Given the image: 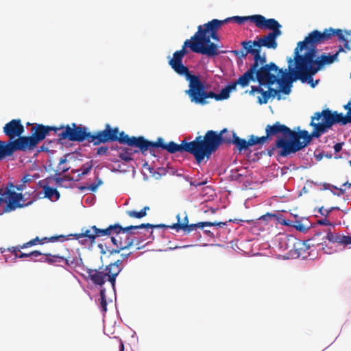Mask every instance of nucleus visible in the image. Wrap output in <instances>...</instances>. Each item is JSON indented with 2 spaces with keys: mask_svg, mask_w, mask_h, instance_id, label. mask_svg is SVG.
<instances>
[{
  "mask_svg": "<svg viewBox=\"0 0 351 351\" xmlns=\"http://www.w3.org/2000/svg\"><path fill=\"white\" fill-rule=\"evenodd\" d=\"M261 85L259 86H252L251 87V90L250 91V95H254V93H261L263 89L261 87Z\"/></svg>",
  "mask_w": 351,
  "mask_h": 351,
  "instance_id": "48",
  "label": "nucleus"
},
{
  "mask_svg": "<svg viewBox=\"0 0 351 351\" xmlns=\"http://www.w3.org/2000/svg\"><path fill=\"white\" fill-rule=\"evenodd\" d=\"M97 188L98 184H97L96 183H93L88 186L87 187H82L81 189L83 190L84 189H86L91 192H95L97 189Z\"/></svg>",
  "mask_w": 351,
  "mask_h": 351,
  "instance_id": "50",
  "label": "nucleus"
},
{
  "mask_svg": "<svg viewBox=\"0 0 351 351\" xmlns=\"http://www.w3.org/2000/svg\"><path fill=\"white\" fill-rule=\"evenodd\" d=\"M60 173H56L54 180H56V182L57 184H61L64 180V179L60 178Z\"/></svg>",
  "mask_w": 351,
  "mask_h": 351,
  "instance_id": "56",
  "label": "nucleus"
},
{
  "mask_svg": "<svg viewBox=\"0 0 351 351\" xmlns=\"http://www.w3.org/2000/svg\"><path fill=\"white\" fill-rule=\"evenodd\" d=\"M185 93L189 95L191 102L201 105L206 104V99L208 98L219 101L226 99L230 97V92L226 87L223 88L219 94L213 91H206L205 85L199 77L189 86V88L185 90Z\"/></svg>",
  "mask_w": 351,
  "mask_h": 351,
  "instance_id": "9",
  "label": "nucleus"
},
{
  "mask_svg": "<svg viewBox=\"0 0 351 351\" xmlns=\"http://www.w3.org/2000/svg\"><path fill=\"white\" fill-rule=\"evenodd\" d=\"M321 234V232H317L311 239L306 241H302V243H304L305 248H302L298 251V252H300V257H302V258H305L306 257V251L308 250L310 245L311 244L312 245H315L314 241L316 240L317 237H320Z\"/></svg>",
  "mask_w": 351,
  "mask_h": 351,
  "instance_id": "32",
  "label": "nucleus"
},
{
  "mask_svg": "<svg viewBox=\"0 0 351 351\" xmlns=\"http://www.w3.org/2000/svg\"><path fill=\"white\" fill-rule=\"evenodd\" d=\"M342 145H343L342 143H338L334 145V150H335V153L339 152L341 150Z\"/></svg>",
  "mask_w": 351,
  "mask_h": 351,
  "instance_id": "54",
  "label": "nucleus"
},
{
  "mask_svg": "<svg viewBox=\"0 0 351 351\" xmlns=\"http://www.w3.org/2000/svg\"><path fill=\"white\" fill-rule=\"evenodd\" d=\"M64 263L73 269L84 267L83 260L81 257H64Z\"/></svg>",
  "mask_w": 351,
  "mask_h": 351,
  "instance_id": "29",
  "label": "nucleus"
},
{
  "mask_svg": "<svg viewBox=\"0 0 351 351\" xmlns=\"http://www.w3.org/2000/svg\"><path fill=\"white\" fill-rule=\"evenodd\" d=\"M88 274V278L94 283L95 285L102 287L106 282V280L109 281L110 273L109 270H100V269H86Z\"/></svg>",
  "mask_w": 351,
  "mask_h": 351,
  "instance_id": "23",
  "label": "nucleus"
},
{
  "mask_svg": "<svg viewBox=\"0 0 351 351\" xmlns=\"http://www.w3.org/2000/svg\"><path fill=\"white\" fill-rule=\"evenodd\" d=\"M93 168V161H89L85 164H84L81 167L82 173L78 174L79 178H81L82 176L88 174Z\"/></svg>",
  "mask_w": 351,
  "mask_h": 351,
  "instance_id": "39",
  "label": "nucleus"
},
{
  "mask_svg": "<svg viewBox=\"0 0 351 351\" xmlns=\"http://www.w3.org/2000/svg\"><path fill=\"white\" fill-rule=\"evenodd\" d=\"M43 254L38 251V250H35V251H33L30 253H20L19 255V258H25V257H30V256H34V257H38L40 255H42Z\"/></svg>",
  "mask_w": 351,
  "mask_h": 351,
  "instance_id": "42",
  "label": "nucleus"
},
{
  "mask_svg": "<svg viewBox=\"0 0 351 351\" xmlns=\"http://www.w3.org/2000/svg\"><path fill=\"white\" fill-rule=\"evenodd\" d=\"M268 90L269 91L271 97H275L276 96H277L278 97V98H277L278 100H280L281 99V97L279 95L280 90L275 89L274 88H271V86H269Z\"/></svg>",
  "mask_w": 351,
  "mask_h": 351,
  "instance_id": "44",
  "label": "nucleus"
},
{
  "mask_svg": "<svg viewBox=\"0 0 351 351\" xmlns=\"http://www.w3.org/2000/svg\"><path fill=\"white\" fill-rule=\"evenodd\" d=\"M120 152L119 154V158L125 162L132 160V154L138 153V150L132 151L130 148H119Z\"/></svg>",
  "mask_w": 351,
  "mask_h": 351,
  "instance_id": "34",
  "label": "nucleus"
},
{
  "mask_svg": "<svg viewBox=\"0 0 351 351\" xmlns=\"http://www.w3.org/2000/svg\"><path fill=\"white\" fill-rule=\"evenodd\" d=\"M256 18V14L252 16H232L230 18H227L226 19H228V21H233L235 23L238 24H242L244 22L247 21H250L251 22H253L254 23V19Z\"/></svg>",
  "mask_w": 351,
  "mask_h": 351,
  "instance_id": "37",
  "label": "nucleus"
},
{
  "mask_svg": "<svg viewBox=\"0 0 351 351\" xmlns=\"http://www.w3.org/2000/svg\"><path fill=\"white\" fill-rule=\"evenodd\" d=\"M227 222H210V221H204L199 222L197 223L193 224H179V223H173L171 226H167L165 224H158L156 225V228H171L174 229L177 232L180 230H182L184 234H189L192 231L195 230L197 228H204L206 226H218L223 227L226 226Z\"/></svg>",
  "mask_w": 351,
  "mask_h": 351,
  "instance_id": "14",
  "label": "nucleus"
},
{
  "mask_svg": "<svg viewBox=\"0 0 351 351\" xmlns=\"http://www.w3.org/2000/svg\"><path fill=\"white\" fill-rule=\"evenodd\" d=\"M100 305L102 309V311L106 312L107 311V301L106 297V289L104 288H101L100 289Z\"/></svg>",
  "mask_w": 351,
  "mask_h": 351,
  "instance_id": "38",
  "label": "nucleus"
},
{
  "mask_svg": "<svg viewBox=\"0 0 351 351\" xmlns=\"http://www.w3.org/2000/svg\"><path fill=\"white\" fill-rule=\"evenodd\" d=\"M3 133L9 138V141H14L23 137L25 128L20 119H12L7 123L3 128Z\"/></svg>",
  "mask_w": 351,
  "mask_h": 351,
  "instance_id": "19",
  "label": "nucleus"
},
{
  "mask_svg": "<svg viewBox=\"0 0 351 351\" xmlns=\"http://www.w3.org/2000/svg\"><path fill=\"white\" fill-rule=\"evenodd\" d=\"M185 216L184 217V219L180 221V214H178L176 215V218H177V220H178V222L176 223H179V224H189V218H188V215H186V213H185Z\"/></svg>",
  "mask_w": 351,
  "mask_h": 351,
  "instance_id": "47",
  "label": "nucleus"
},
{
  "mask_svg": "<svg viewBox=\"0 0 351 351\" xmlns=\"http://www.w3.org/2000/svg\"><path fill=\"white\" fill-rule=\"evenodd\" d=\"M331 30L325 29L323 32L318 30H313L308 34L303 41H300L294 50L295 63L298 62L299 57L302 56L300 53L308 47L309 49H316L317 45L326 43L332 37Z\"/></svg>",
  "mask_w": 351,
  "mask_h": 351,
  "instance_id": "10",
  "label": "nucleus"
},
{
  "mask_svg": "<svg viewBox=\"0 0 351 351\" xmlns=\"http://www.w3.org/2000/svg\"><path fill=\"white\" fill-rule=\"evenodd\" d=\"M318 223L324 226L331 225V223L326 219L319 220Z\"/></svg>",
  "mask_w": 351,
  "mask_h": 351,
  "instance_id": "57",
  "label": "nucleus"
},
{
  "mask_svg": "<svg viewBox=\"0 0 351 351\" xmlns=\"http://www.w3.org/2000/svg\"><path fill=\"white\" fill-rule=\"evenodd\" d=\"M315 245L317 246H322L321 249L324 251V253H326V254H331L332 253V248L329 247L326 245L325 241L320 243H315Z\"/></svg>",
  "mask_w": 351,
  "mask_h": 351,
  "instance_id": "43",
  "label": "nucleus"
},
{
  "mask_svg": "<svg viewBox=\"0 0 351 351\" xmlns=\"http://www.w3.org/2000/svg\"><path fill=\"white\" fill-rule=\"evenodd\" d=\"M345 109L348 110L346 117H351V101H349L345 106Z\"/></svg>",
  "mask_w": 351,
  "mask_h": 351,
  "instance_id": "52",
  "label": "nucleus"
},
{
  "mask_svg": "<svg viewBox=\"0 0 351 351\" xmlns=\"http://www.w3.org/2000/svg\"><path fill=\"white\" fill-rule=\"evenodd\" d=\"M348 123H351V117H346L341 112H332L328 108L322 112H316L311 117L310 123V125L313 128L310 134L311 138H319L335 123L346 125Z\"/></svg>",
  "mask_w": 351,
  "mask_h": 351,
  "instance_id": "6",
  "label": "nucleus"
},
{
  "mask_svg": "<svg viewBox=\"0 0 351 351\" xmlns=\"http://www.w3.org/2000/svg\"><path fill=\"white\" fill-rule=\"evenodd\" d=\"M276 217V215L275 214L267 213L265 215H263L261 217H260V219L265 220V221H267V220L274 218Z\"/></svg>",
  "mask_w": 351,
  "mask_h": 351,
  "instance_id": "51",
  "label": "nucleus"
},
{
  "mask_svg": "<svg viewBox=\"0 0 351 351\" xmlns=\"http://www.w3.org/2000/svg\"><path fill=\"white\" fill-rule=\"evenodd\" d=\"M280 248L282 250L287 251V254L293 258H300V250L305 248L304 243L298 241L296 238L292 236H285L280 238Z\"/></svg>",
  "mask_w": 351,
  "mask_h": 351,
  "instance_id": "15",
  "label": "nucleus"
},
{
  "mask_svg": "<svg viewBox=\"0 0 351 351\" xmlns=\"http://www.w3.org/2000/svg\"><path fill=\"white\" fill-rule=\"evenodd\" d=\"M197 44V40H192V37L190 39L186 40L184 42L182 49L175 51L173 53V57L170 58L168 62L169 66L177 74L185 77L186 80L189 82V86H191L199 76L191 74L189 68L183 64L182 60L184 56L189 52L187 48H190L193 52L198 53V51H196Z\"/></svg>",
  "mask_w": 351,
  "mask_h": 351,
  "instance_id": "7",
  "label": "nucleus"
},
{
  "mask_svg": "<svg viewBox=\"0 0 351 351\" xmlns=\"http://www.w3.org/2000/svg\"><path fill=\"white\" fill-rule=\"evenodd\" d=\"M150 208L147 206H145L140 211L136 210H127L126 214L131 218L141 219L147 215V211L149 210Z\"/></svg>",
  "mask_w": 351,
  "mask_h": 351,
  "instance_id": "36",
  "label": "nucleus"
},
{
  "mask_svg": "<svg viewBox=\"0 0 351 351\" xmlns=\"http://www.w3.org/2000/svg\"><path fill=\"white\" fill-rule=\"evenodd\" d=\"M278 33L277 32H271L262 37H256L257 40L252 41V44L254 49H258L260 52H261L262 47L275 49L278 47L276 38L280 36L278 35Z\"/></svg>",
  "mask_w": 351,
  "mask_h": 351,
  "instance_id": "20",
  "label": "nucleus"
},
{
  "mask_svg": "<svg viewBox=\"0 0 351 351\" xmlns=\"http://www.w3.org/2000/svg\"><path fill=\"white\" fill-rule=\"evenodd\" d=\"M293 61L295 60L291 58H288L287 62L289 64V72L287 71V69H285L278 78V81L276 82L280 85V92H282L285 95H289L291 93V88L292 86L293 82L295 81L296 80H300L302 81V79L300 78V74L297 73V71L299 70L297 65H295V68L293 67Z\"/></svg>",
  "mask_w": 351,
  "mask_h": 351,
  "instance_id": "13",
  "label": "nucleus"
},
{
  "mask_svg": "<svg viewBox=\"0 0 351 351\" xmlns=\"http://www.w3.org/2000/svg\"><path fill=\"white\" fill-rule=\"evenodd\" d=\"M346 245H351V236L345 237Z\"/></svg>",
  "mask_w": 351,
  "mask_h": 351,
  "instance_id": "58",
  "label": "nucleus"
},
{
  "mask_svg": "<svg viewBox=\"0 0 351 351\" xmlns=\"http://www.w3.org/2000/svg\"><path fill=\"white\" fill-rule=\"evenodd\" d=\"M45 258L40 259V261L47 262L49 264L58 265L60 263L64 261V256H60L59 255H51V254H43Z\"/></svg>",
  "mask_w": 351,
  "mask_h": 351,
  "instance_id": "31",
  "label": "nucleus"
},
{
  "mask_svg": "<svg viewBox=\"0 0 351 351\" xmlns=\"http://www.w3.org/2000/svg\"><path fill=\"white\" fill-rule=\"evenodd\" d=\"M255 25L263 29H267L271 30V32H277L278 35H281L282 32L280 30L281 27L280 24L274 19H267L265 16L261 14H256L254 19Z\"/></svg>",
  "mask_w": 351,
  "mask_h": 351,
  "instance_id": "22",
  "label": "nucleus"
},
{
  "mask_svg": "<svg viewBox=\"0 0 351 351\" xmlns=\"http://www.w3.org/2000/svg\"><path fill=\"white\" fill-rule=\"evenodd\" d=\"M261 94V97H258V103L261 105L267 104L269 99L271 97L269 90H263Z\"/></svg>",
  "mask_w": 351,
  "mask_h": 351,
  "instance_id": "40",
  "label": "nucleus"
},
{
  "mask_svg": "<svg viewBox=\"0 0 351 351\" xmlns=\"http://www.w3.org/2000/svg\"><path fill=\"white\" fill-rule=\"evenodd\" d=\"M119 351H124V344L122 341H120Z\"/></svg>",
  "mask_w": 351,
  "mask_h": 351,
  "instance_id": "64",
  "label": "nucleus"
},
{
  "mask_svg": "<svg viewBox=\"0 0 351 351\" xmlns=\"http://www.w3.org/2000/svg\"><path fill=\"white\" fill-rule=\"evenodd\" d=\"M269 141L267 134L265 136H263L261 137L254 136V135H250L249 136V143L250 145V147L254 145H259L262 146L265 143H266Z\"/></svg>",
  "mask_w": 351,
  "mask_h": 351,
  "instance_id": "35",
  "label": "nucleus"
},
{
  "mask_svg": "<svg viewBox=\"0 0 351 351\" xmlns=\"http://www.w3.org/2000/svg\"><path fill=\"white\" fill-rule=\"evenodd\" d=\"M285 70L279 67L274 62L267 64L265 53L261 54V60L252 73L251 81L256 80L260 85L271 86L276 84L278 78Z\"/></svg>",
  "mask_w": 351,
  "mask_h": 351,
  "instance_id": "8",
  "label": "nucleus"
},
{
  "mask_svg": "<svg viewBox=\"0 0 351 351\" xmlns=\"http://www.w3.org/2000/svg\"><path fill=\"white\" fill-rule=\"evenodd\" d=\"M344 42V47L348 49V50H350L351 49V47L348 42L347 40H346V41H343Z\"/></svg>",
  "mask_w": 351,
  "mask_h": 351,
  "instance_id": "61",
  "label": "nucleus"
},
{
  "mask_svg": "<svg viewBox=\"0 0 351 351\" xmlns=\"http://www.w3.org/2000/svg\"><path fill=\"white\" fill-rule=\"evenodd\" d=\"M43 189L45 193V197H47L51 200L59 199L60 195L58 190L55 188H52L47 184L43 185Z\"/></svg>",
  "mask_w": 351,
  "mask_h": 351,
  "instance_id": "30",
  "label": "nucleus"
},
{
  "mask_svg": "<svg viewBox=\"0 0 351 351\" xmlns=\"http://www.w3.org/2000/svg\"><path fill=\"white\" fill-rule=\"evenodd\" d=\"M66 127V125H62L58 128L44 125L43 124H36L32 128V130L34 131L32 136L20 138L21 142L24 148V152L33 150L40 141L45 138L47 135L51 131H53L56 133L57 131L62 130L61 132H62L65 130Z\"/></svg>",
  "mask_w": 351,
  "mask_h": 351,
  "instance_id": "11",
  "label": "nucleus"
},
{
  "mask_svg": "<svg viewBox=\"0 0 351 351\" xmlns=\"http://www.w3.org/2000/svg\"><path fill=\"white\" fill-rule=\"evenodd\" d=\"M232 144L235 145L237 149L241 152L242 151L247 150L250 145L249 143V139L246 141L245 139L241 138L238 136H235L233 138Z\"/></svg>",
  "mask_w": 351,
  "mask_h": 351,
  "instance_id": "33",
  "label": "nucleus"
},
{
  "mask_svg": "<svg viewBox=\"0 0 351 351\" xmlns=\"http://www.w3.org/2000/svg\"><path fill=\"white\" fill-rule=\"evenodd\" d=\"M276 149H278V148L276 147V144H275L270 149L268 150V154L269 156H271L274 154V152Z\"/></svg>",
  "mask_w": 351,
  "mask_h": 351,
  "instance_id": "59",
  "label": "nucleus"
},
{
  "mask_svg": "<svg viewBox=\"0 0 351 351\" xmlns=\"http://www.w3.org/2000/svg\"><path fill=\"white\" fill-rule=\"evenodd\" d=\"M108 151V147L106 146H101L97 149V154L99 156L106 155Z\"/></svg>",
  "mask_w": 351,
  "mask_h": 351,
  "instance_id": "46",
  "label": "nucleus"
},
{
  "mask_svg": "<svg viewBox=\"0 0 351 351\" xmlns=\"http://www.w3.org/2000/svg\"><path fill=\"white\" fill-rule=\"evenodd\" d=\"M204 233L210 237H214V234L210 230H205Z\"/></svg>",
  "mask_w": 351,
  "mask_h": 351,
  "instance_id": "60",
  "label": "nucleus"
},
{
  "mask_svg": "<svg viewBox=\"0 0 351 351\" xmlns=\"http://www.w3.org/2000/svg\"><path fill=\"white\" fill-rule=\"evenodd\" d=\"M197 48L196 51H198V53L207 55L208 56L213 57L217 56L219 52L217 50V46L213 43H206L202 40H197Z\"/></svg>",
  "mask_w": 351,
  "mask_h": 351,
  "instance_id": "25",
  "label": "nucleus"
},
{
  "mask_svg": "<svg viewBox=\"0 0 351 351\" xmlns=\"http://www.w3.org/2000/svg\"><path fill=\"white\" fill-rule=\"evenodd\" d=\"M317 49L308 50L302 56L299 57L298 62L295 63L298 68L297 73L300 74V78L302 82H308L311 86L314 88L319 80L315 82L313 76L315 75L323 66L333 63L338 57V53L333 55H327L322 53L319 58L315 59Z\"/></svg>",
  "mask_w": 351,
  "mask_h": 351,
  "instance_id": "4",
  "label": "nucleus"
},
{
  "mask_svg": "<svg viewBox=\"0 0 351 351\" xmlns=\"http://www.w3.org/2000/svg\"><path fill=\"white\" fill-rule=\"evenodd\" d=\"M24 247H22V245H19L16 247H12L11 248L8 249V251L10 252L12 254H13L16 257H19V252H20L21 249H23Z\"/></svg>",
  "mask_w": 351,
  "mask_h": 351,
  "instance_id": "45",
  "label": "nucleus"
},
{
  "mask_svg": "<svg viewBox=\"0 0 351 351\" xmlns=\"http://www.w3.org/2000/svg\"><path fill=\"white\" fill-rule=\"evenodd\" d=\"M345 237L346 235L335 234L331 230H328L326 233V235L324 237L323 239H326L332 243H338L340 245H346V241H344L346 239Z\"/></svg>",
  "mask_w": 351,
  "mask_h": 351,
  "instance_id": "28",
  "label": "nucleus"
},
{
  "mask_svg": "<svg viewBox=\"0 0 351 351\" xmlns=\"http://www.w3.org/2000/svg\"><path fill=\"white\" fill-rule=\"evenodd\" d=\"M156 225L142 223L138 226H121L119 223L110 225L103 232L110 237L111 242L116 247L110 251V254H119L121 250L129 249L133 245H138L139 242L132 235L131 230L141 228H155Z\"/></svg>",
  "mask_w": 351,
  "mask_h": 351,
  "instance_id": "5",
  "label": "nucleus"
},
{
  "mask_svg": "<svg viewBox=\"0 0 351 351\" xmlns=\"http://www.w3.org/2000/svg\"><path fill=\"white\" fill-rule=\"evenodd\" d=\"M68 239L65 235H58V236H53L51 237H44L42 239H40L38 237H36L35 239L24 243L22 245V247H28L32 245H36L38 243H45V242H56V241H66Z\"/></svg>",
  "mask_w": 351,
  "mask_h": 351,
  "instance_id": "26",
  "label": "nucleus"
},
{
  "mask_svg": "<svg viewBox=\"0 0 351 351\" xmlns=\"http://www.w3.org/2000/svg\"><path fill=\"white\" fill-rule=\"evenodd\" d=\"M1 195L4 197V202L7 204L5 211H12L18 208L28 206L33 202V201H29L27 203H25L24 197L22 193H17L8 189Z\"/></svg>",
  "mask_w": 351,
  "mask_h": 351,
  "instance_id": "16",
  "label": "nucleus"
},
{
  "mask_svg": "<svg viewBox=\"0 0 351 351\" xmlns=\"http://www.w3.org/2000/svg\"><path fill=\"white\" fill-rule=\"evenodd\" d=\"M130 254H131V252L128 253V254H121V256L122 257V260L123 261L125 259H127Z\"/></svg>",
  "mask_w": 351,
  "mask_h": 351,
  "instance_id": "62",
  "label": "nucleus"
},
{
  "mask_svg": "<svg viewBox=\"0 0 351 351\" xmlns=\"http://www.w3.org/2000/svg\"><path fill=\"white\" fill-rule=\"evenodd\" d=\"M242 49L241 50H234L232 52L239 58H245L247 54H251L254 57V62L251 64L249 69L245 72L252 73L258 62L261 60V54L258 49H254L252 44V40H245L241 43Z\"/></svg>",
  "mask_w": 351,
  "mask_h": 351,
  "instance_id": "18",
  "label": "nucleus"
},
{
  "mask_svg": "<svg viewBox=\"0 0 351 351\" xmlns=\"http://www.w3.org/2000/svg\"><path fill=\"white\" fill-rule=\"evenodd\" d=\"M60 140H69L70 141L83 142L87 141L94 145L101 143L118 141L123 145H127L130 147H136L144 153L151 148H161L167 151V143L164 142L162 138H158L156 142H151L143 136H129L123 131L119 132V128H112L110 124H106L103 130H99L94 134L88 131V128L75 123L67 125L62 132L58 134Z\"/></svg>",
  "mask_w": 351,
  "mask_h": 351,
  "instance_id": "1",
  "label": "nucleus"
},
{
  "mask_svg": "<svg viewBox=\"0 0 351 351\" xmlns=\"http://www.w3.org/2000/svg\"><path fill=\"white\" fill-rule=\"evenodd\" d=\"M334 209H338V208L332 207L328 210H324L323 207H321L319 210V212L322 215L326 217Z\"/></svg>",
  "mask_w": 351,
  "mask_h": 351,
  "instance_id": "49",
  "label": "nucleus"
},
{
  "mask_svg": "<svg viewBox=\"0 0 351 351\" xmlns=\"http://www.w3.org/2000/svg\"><path fill=\"white\" fill-rule=\"evenodd\" d=\"M97 184H98V186L101 185L103 182L102 180L98 178V176L96 177V182H95Z\"/></svg>",
  "mask_w": 351,
  "mask_h": 351,
  "instance_id": "63",
  "label": "nucleus"
},
{
  "mask_svg": "<svg viewBox=\"0 0 351 351\" xmlns=\"http://www.w3.org/2000/svg\"><path fill=\"white\" fill-rule=\"evenodd\" d=\"M31 180H32V178H30V176L29 175H25L21 179V182L25 185L26 183L29 182Z\"/></svg>",
  "mask_w": 351,
  "mask_h": 351,
  "instance_id": "53",
  "label": "nucleus"
},
{
  "mask_svg": "<svg viewBox=\"0 0 351 351\" xmlns=\"http://www.w3.org/2000/svg\"><path fill=\"white\" fill-rule=\"evenodd\" d=\"M328 30H331V32H332V36L336 35L339 38V39L340 40L346 41V38H345V36H344L341 29H333L332 27H330V28L328 29Z\"/></svg>",
  "mask_w": 351,
  "mask_h": 351,
  "instance_id": "41",
  "label": "nucleus"
},
{
  "mask_svg": "<svg viewBox=\"0 0 351 351\" xmlns=\"http://www.w3.org/2000/svg\"><path fill=\"white\" fill-rule=\"evenodd\" d=\"M10 186L12 187H14V186L11 183ZM15 188L17 191H21L25 188V185L21 182V184L15 186Z\"/></svg>",
  "mask_w": 351,
  "mask_h": 351,
  "instance_id": "55",
  "label": "nucleus"
},
{
  "mask_svg": "<svg viewBox=\"0 0 351 351\" xmlns=\"http://www.w3.org/2000/svg\"><path fill=\"white\" fill-rule=\"evenodd\" d=\"M104 229H100L97 228L96 226H91L90 229L85 230L82 229V232L79 234H71L66 236L69 239V237H73V239L77 240L82 245H89L95 243L97 237L106 236L103 232Z\"/></svg>",
  "mask_w": 351,
  "mask_h": 351,
  "instance_id": "17",
  "label": "nucleus"
},
{
  "mask_svg": "<svg viewBox=\"0 0 351 351\" xmlns=\"http://www.w3.org/2000/svg\"><path fill=\"white\" fill-rule=\"evenodd\" d=\"M228 22V19H213L207 23L199 25L197 27V32L193 36V39H197L206 43H210V38H213L214 40L219 41V37L217 32L222 25Z\"/></svg>",
  "mask_w": 351,
  "mask_h": 351,
  "instance_id": "12",
  "label": "nucleus"
},
{
  "mask_svg": "<svg viewBox=\"0 0 351 351\" xmlns=\"http://www.w3.org/2000/svg\"><path fill=\"white\" fill-rule=\"evenodd\" d=\"M16 151L24 152L20 138L8 141L7 143L0 140V160L5 157L12 156Z\"/></svg>",
  "mask_w": 351,
  "mask_h": 351,
  "instance_id": "21",
  "label": "nucleus"
},
{
  "mask_svg": "<svg viewBox=\"0 0 351 351\" xmlns=\"http://www.w3.org/2000/svg\"><path fill=\"white\" fill-rule=\"evenodd\" d=\"M252 80V73L245 72L241 76L239 77V79L229 84H228L226 87L228 88L229 92L230 93L232 90L236 89L237 85H240L241 87H246L249 85L250 81Z\"/></svg>",
  "mask_w": 351,
  "mask_h": 351,
  "instance_id": "27",
  "label": "nucleus"
},
{
  "mask_svg": "<svg viewBox=\"0 0 351 351\" xmlns=\"http://www.w3.org/2000/svg\"><path fill=\"white\" fill-rule=\"evenodd\" d=\"M122 262V259L117 260L114 263H110L105 267V270H109V273L110 274L109 276V282H110L114 291H115L116 278L123 267Z\"/></svg>",
  "mask_w": 351,
  "mask_h": 351,
  "instance_id": "24",
  "label": "nucleus"
},
{
  "mask_svg": "<svg viewBox=\"0 0 351 351\" xmlns=\"http://www.w3.org/2000/svg\"><path fill=\"white\" fill-rule=\"evenodd\" d=\"M236 136L234 132L227 129L222 130L219 133L213 130H208L204 136H198L195 140L187 142L183 140L180 144L173 141L167 143V152L170 154L177 152H187L193 155L198 164H200L205 158L209 159L213 153L215 152L219 147L223 144H230Z\"/></svg>",
  "mask_w": 351,
  "mask_h": 351,
  "instance_id": "2",
  "label": "nucleus"
},
{
  "mask_svg": "<svg viewBox=\"0 0 351 351\" xmlns=\"http://www.w3.org/2000/svg\"><path fill=\"white\" fill-rule=\"evenodd\" d=\"M265 133L269 140L272 136L277 138L276 147L280 150L278 155L287 157L306 147L311 141V134L306 130H291L287 125L276 121L273 125H267Z\"/></svg>",
  "mask_w": 351,
  "mask_h": 351,
  "instance_id": "3",
  "label": "nucleus"
}]
</instances>
